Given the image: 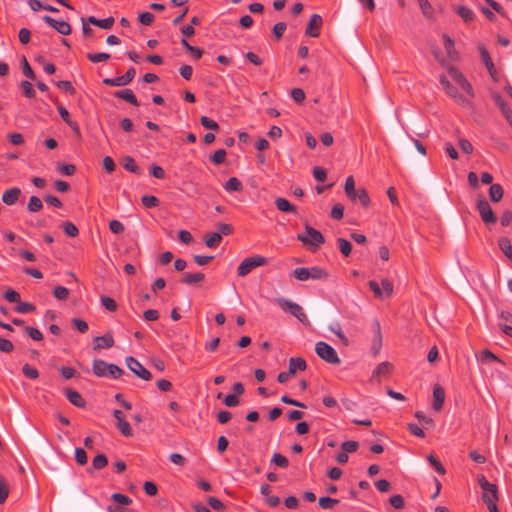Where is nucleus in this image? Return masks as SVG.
<instances>
[{
	"instance_id": "nucleus-1",
	"label": "nucleus",
	"mask_w": 512,
	"mask_h": 512,
	"mask_svg": "<svg viewBox=\"0 0 512 512\" xmlns=\"http://www.w3.org/2000/svg\"><path fill=\"white\" fill-rule=\"evenodd\" d=\"M482 489V499L490 512H499L497 507L498 490L495 484L490 483L483 475L478 477Z\"/></svg>"
},
{
	"instance_id": "nucleus-2",
	"label": "nucleus",
	"mask_w": 512,
	"mask_h": 512,
	"mask_svg": "<svg viewBox=\"0 0 512 512\" xmlns=\"http://www.w3.org/2000/svg\"><path fill=\"white\" fill-rule=\"evenodd\" d=\"M297 240L313 251L325 242L322 233L309 224H305V232L298 234Z\"/></svg>"
},
{
	"instance_id": "nucleus-3",
	"label": "nucleus",
	"mask_w": 512,
	"mask_h": 512,
	"mask_svg": "<svg viewBox=\"0 0 512 512\" xmlns=\"http://www.w3.org/2000/svg\"><path fill=\"white\" fill-rule=\"evenodd\" d=\"M292 275L299 281L326 280L329 276L328 272L319 266L298 267L293 270Z\"/></svg>"
},
{
	"instance_id": "nucleus-4",
	"label": "nucleus",
	"mask_w": 512,
	"mask_h": 512,
	"mask_svg": "<svg viewBox=\"0 0 512 512\" xmlns=\"http://www.w3.org/2000/svg\"><path fill=\"white\" fill-rule=\"evenodd\" d=\"M276 302L283 311L291 313L301 323L305 325L310 324L307 315L305 314V312L303 311L302 307L299 304L294 303L285 298H277Z\"/></svg>"
},
{
	"instance_id": "nucleus-5",
	"label": "nucleus",
	"mask_w": 512,
	"mask_h": 512,
	"mask_svg": "<svg viewBox=\"0 0 512 512\" xmlns=\"http://www.w3.org/2000/svg\"><path fill=\"white\" fill-rule=\"evenodd\" d=\"M439 81L444 90L446 91V93L450 97H452L459 105H461L462 107L471 106V100L473 98H469V96L466 93H458L457 89L450 83V81L446 78L445 75H440Z\"/></svg>"
},
{
	"instance_id": "nucleus-6",
	"label": "nucleus",
	"mask_w": 512,
	"mask_h": 512,
	"mask_svg": "<svg viewBox=\"0 0 512 512\" xmlns=\"http://www.w3.org/2000/svg\"><path fill=\"white\" fill-rule=\"evenodd\" d=\"M268 263V259L261 255H254L245 258L237 268V274L240 277L248 275L253 269L264 266Z\"/></svg>"
},
{
	"instance_id": "nucleus-7",
	"label": "nucleus",
	"mask_w": 512,
	"mask_h": 512,
	"mask_svg": "<svg viewBox=\"0 0 512 512\" xmlns=\"http://www.w3.org/2000/svg\"><path fill=\"white\" fill-rule=\"evenodd\" d=\"M316 354L330 364H340V358L335 349L326 342L319 341L315 345Z\"/></svg>"
},
{
	"instance_id": "nucleus-8",
	"label": "nucleus",
	"mask_w": 512,
	"mask_h": 512,
	"mask_svg": "<svg viewBox=\"0 0 512 512\" xmlns=\"http://www.w3.org/2000/svg\"><path fill=\"white\" fill-rule=\"evenodd\" d=\"M448 74L451 79L461 88V90L469 96V98H474V91L471 84L458 68L450 67L448 69Z\"/></svg>"
},
{
	"instance_id": "nucleus-9",
	"label": "nucleus",
	"mask_w": 512,
	"mask_h": 512,
	"mask_svg": "<svg viewBox=\"0 0 512 512\" xmlns=\"http://www.w3.org/2000/svg\"><path fill=\"white\" fill-rule=\"evenodd\" d=\"M476 208L480 214L481 220L485 224H494L497 221V218L488 203V201L484 198H481L477 201Z\"/></svg>"
},
{
	"instance_id": "nucleus-10",
	"label": "nucleus",
	"mask_w": 512,
	"mask_h": 512,
	"mask_svg": "<svg viewBox=\"0 0 512 512\" xmlns=\"http://www.w3.org/2000/svg\"><path fill=\"white\" fill-rule=\"evenodd\" d=\"M127 367L140 379L149 381L152 379V374L147 370L136 358L129 356L126 358Z\"/></svg>"
},
{
	"instance_id": "nucleus-11",
	"label": "nucleus",
	"mask_w": 512,
	"mask_h": 512,
	"mask_svg": "<svg viewBox=\"0 0 512 512\" xmlns=\"http://www.w3.org/2000/svg\"><path fill=\"white\" fill-rule=\"evenodd\" d=\"M371 328L373 332L372 340H371V354L376 357L382 348V332L379 321L374 320L371 323Z\"/></svg>"
},
{
	"instance_id": "nucleus-12",
	"label": "nucleus",
	"mask_w": 512,
	"mask_h": 512,
	"mask_svg": "<svg viewBox=\"0 0 512 512\" xmlns=\"http://www.w3.org/2000/svg\"><path fill=\"white\" fill-rule=\"evenodd\" d=\"M323 25V19L319 14H312L306 29L305 35L312 38H317L320 35L321 27Z\"/></svg>"
},
{
	"instance_id": "nucleus-13",
	"label": "nucleus",
	"mask_w": 512,
	"mask_h": 512,
	"mask_svg": "<svg viewBox=\"0 0 512 512\" xmlns=\"http://www.w3.org/2000/svg\"><path fill=\"white\" fill-rule=\"evenodd\" d=\"M45 23H47L50 27L54 28L61 35H69L71 34L72 28L71 25L66 21L56 20L48 15L43 17Z\"/></svg>"
},
{
	"instance_id": "nucleus-14",
	"label": "nucleus",
	"mask_w": 512,
	"mask_h": 512,
	"mask_svg": "<svg viewBox=\"0 0 512 512\" xmlns=\"http://www.w3.org/2000/svg\"><path fill=\"white\" fill-rule=\"evenodd\" d=\"M115 344L113 335L111 332H107L103 336H97L93 339V350L99 351L101 349L112 348Z\"/></svg>"
},
{
	"instance_id": "nucleus-15",
	"label": "nucleus",
	"mask_w": 512,
	"mask_h": 512,
	"mask_svg": "<svg viewBox=\"0 0 512 512\" xmlns=\"http://www.w3.org/2000/svg\"><path fill=\"white\" fill-rule=\"evenodd\" d=\"M21 195V190L18 187H12L4 191L2 194V202L8 206L14 205Z\"/></svg>"
},
{
	"instance_id": "nucleus-16",
	"label": "nucleus",
	"mask_w": 512,
	"mask_h": 512,
	"mask_svg": "<svg viewBox=\"0 0 512 512\" xmlns=\"http://www.w3.org/2000/svg\"><path fill=\"white\" fill-rule=\"evenodd\" d=\"M445 401V391L440 385H435L433 388V409L440 411Z\"/></svg>"
},
{
	"instance_id": "nucleus-17",
	"label": "nucleus",
	"mask_w": 512,
	"mask_h": 512,
	"mask_svg": "<svg viewBox=\"0 0 512 512\" xmlns=\"http://www.w3.org/2000/svg\"><path fill=\"white\" fill-rule=\"evenodd\" d=\"M64 393H65L68 401L71 404H73L79 408H82L85 406V400L83 399V397L81 396V394L78 391L73 390L71 388H66L64 390Z\"/></svg>"
},
{
	"instance_id": "nucleus-18",
	"label": "nucleus",
	"mask_w": 512,
	"mask_h": 512,
	"mask_svg": "<svg viewBox=\"0 0 512 512\" xmlns=\"http://www.w3.org/2000/svg\"><path fill=\"white\" fill-rule=\"evenodd\" d=\"M355 196L348 197L352 202L359 201L363 208H368L370 206V197L367 191L364 188H359L355 191Z\"/></svg>"
},
{
	"instance_id": "nucleus-19",
	"label": "nucleus",
	"mask_w": 512,
	"mask_h": 512,
	"mask_svg": "<svg viewBox=\"0 0 512 512\" xmlns=\"http://www.w3.org/2000/svg\"><path fill=\"white\" fill-rule=\"evenodd\" d=\"M392 369V364L384 361L379 363L372 372V379H380L389 375Z\"/></svg>"
},
{
	"instance_id": "nucleus-20",
	"label": "nucleus",
	"mask_w": 512,
	"mask_h": 512,
	"mask_svg": "<svg viewBox=\"0 0 512 512\" xmlns=\"http://www.w3.org/2000/svg\"><path fill=\"white\" fill-rule=\"evenodd\" d=\"M307 368V363L302 357H291L289 359V371L295 374L297 371H304Z\"/></svg>"
},
{
	"instance_id": "nucleus-21",
	"label": "nucleus",
	"mask_w": 512,
	"mask_h": 512,
	"mask_svg": "<svg viewBox=\"0 0 512 512\" xmlns=\"http://www.w3.org/2000/svg\"><path fill=\"white\" fill-rule=\"evenodd\" d=\"M456 14L463 19L464 22L469 23L475 19V13L472 9L459 5L454 8Z\"/></svg>"
},
{
	"instance_id": "nucleus-22",
	"label": "nucleus",
	"mask_w": 512,
	"mask_h": 512,
	"mask_svg": "<svg viewBox=\"0 0 512 512\" xmlns=\"http://www.w3.org/2000/svg\"><path fill=\"white\" fill-rule=\"evenodd\" d=\"M115 96L119 99L125 100L126 102L134 105L139 106L138 100L134 94V92L131 89H123L120 91L115 92Z\"/></svg>"
},
{
	"instance_id": "nucleus-23",
	"label": "nucleus",
	"mask_w": 512,
	"mask_h": 512,
	"mask_svg": "<svg viewBox=\"0 0 512 512\" xmlns=\"http://www.w3.org/2000/svg\"><path fill=\"white\" fill-rule=\"evenodd\" d=\"M88 22L101 28V29H105V30H108V29H111L115 20L113 17H108V18H105V19H97L96 17L94 16H89L88 18Z\"/></svg>"
},
{
	"instance_id": "nucleus-24",
	"label": "nucleus",
	"mask_w": 512,
	"mask_h": 512,
	"mask_svg": "<svg viewBox=\"0 0 512 512\" xmlns=\"http://www.w3.org/2000/svg\"><path fill=\"white\" fill-rule=\"evenodd\" d=\"M205 275L201 272L198 273H185L181 278V283L187 285H193L200 283L204 280Z\"/></svg>"
},
{
	"instance_id": "nucleus-25",
	"label": "nucleus",
	"mask_w": 512,
	"mask_h": 512,
	"mask_svg": "<svg viewBox=\"0 0 512 512\" xmlns=\"http://www.w3.org/2000/svg\"><path fill=\"white\" fill-rule=\"evenodd\" d=\"M479 361L482 364H490L493 362H497V363L504 365V362L499 357H497L492 351H490L488 349H485L480 353Z\"/></svg>"
},
{
	"instance_id": "nucleus-26",
	"label": "nucleus",
	"mask_w": 512,
	"mask_h": 512,
	"mask_svg": "<svg viewBox=\"0 0 512 512\" xmlns=\"http://www.w3.org/2000/svg\"><path fill=\"white\" fill-rule=\"evenodd\" d=\"M109 363L104 360L95 359L93 361L92 370L97 377H105L108 370Z\"/></svg>"
},
{
	"instance_id": "nucleus-27",
	"label": "nucleus",
	"mask_w": 512,
	"mask_h": 512,
	"mask_svg": "<svg viewBox=\"0 0 512 512\" xmlns=\"http://www.w3.org/2000/svg\"><path fill=\"white\" fill-rule=\"evenodd\" d=\"M275 205L276 208L281 212L296 213L297 211L296 207L285 198H277L275 200Z\"/></svg>"
},
{
	"instance_id": "nucleus-28",
	"label": "nucleus",
	"mask_w": 512,
	"mask_h": 512,
	"mask_svg": "<svg viewBox=\"0 0 512 512\" xmlns=\"http://www.w3.org/2000/svg\"><path fill=\"white\" fill-rule=\"evenodd\" d=\"M498 246L500 250L504 253V255L512 261V244L510 240L506 237H501L498 240Z\"/></svg>"
},
{
	"instance_id": "nucleus-29",
	"label": "nucleus",
	"mask_w": 512,
	"mask_h": 512,
	"mask_svg": "<svg viewBox=\"0 0 512 512\" xmlns=\"http://www.w3.org/2000/svg\"><path fill=\"white\" fill-rule=\"evenodd\" d=\"M503 188L500 184H491L489 188V196L492 202H499L503 197Z\"/></svg>"
},
{
	"instance_id": "nucleus-30",
	"label": "nucleus",
	"mask_w": 512,
	"mask_h": 512,
	"mask_svg": "<svg viewBox=\"0 0 512 512\" xmlns=\"http://www.w3.org/2000/svg\"><path fill=\"white\" fill-rule=\"evenodd\" d=\"M242 183L241 181L236 177H231L228 179V181L224 184V189L228 192H238L242 190Z\"/></svg>"
},
{
	"instance_id": "nucleus-31",
	"label": "nucleus",
	"mask_w": 512,
	"mask_h": 512,
	"mask_svg": "<svg viewBox=\"0 0 512 512\" xmlns=\"http://www.w3.org/2000/svg\"><path fill=\"white\" fill-rule=\"evenodd\" d=\"M417 1L420 6L422 14L427 19H432L434 16V9H433L431 3L429 2V0H417Z\"/></svg>"
},
{
	"instance_id": "nucleus-32",
	"label": "nucleus",
	"mask_w": 512,
	"mask_h": 512,
	"mask_svg": "<svg viewBox=\"0 0 512 512\" xmlns=\"http://www.w3.org/2000/svg\"><path fill=\"white\" fill-rule=\"evenodd\" d=\"M123 167L131 172V173H134V174H137L139 175L141 173L138 165L136 164L135 160L130 157V156H126L123 158Z\"/></svg>"
},
{
	"instance_id": "nucleus-33",
	"label": "nucleus",
	"mask_w": 512,
	"mask_h": 512,
	"mask_svg": "<svg viewBox=\"0 0 512 512\" xmlns=\"http://www.w3.org/2000/svg\"><path fill=\"white\" fill-rule=\"evenodd\" d=\"M205 244L209 248H215L222 240L221 233L213 232L205 236Z\"/></svg>"
},
{
	"instance_id": "nucleus-34",
	"label": "nucleus",
	"mask_w": 512,
	"mask_h": 512,
	"mask_svg": "<svg viewBox=\"0 0 512 512\" xmlns=\"http://www.w3.org/2000/svg\"><path fill=\"white\" fill-rule=\"evenodd\" d=\"M181 45L192 54L194 59H200L202 57L203 50L201 48L190 45L186 39L183 38L181 40Z\"/></svg>"
},
{
	"instance_id": "nucleus-35",
	"label": "nucleus",
	"mask_w": 512,
	"mask_h": 512,
	"mask_svg": "<svg viewBox=\"0 0 512 512\" xmlns=\"http://www.w3.org/2000/svg\"><path fill=\"white\" fill-rule=\"evenodd\" d=\"M43 208V203L41 199L37 196H31L27 205V209L29 212L35 213L40 211Z\"/></svg>"
},
{
	"instance_id": "nucleus-36",
	"label": "nucleus",
	"mask_w": 512,
	"mask_h": 512,
	"mask_svg": "<svg viewBox=\"0 0 512 512\" xmlns=\"http://www.w3.org/2000/svg\"><path fill=\"white\" fill-rule=\"evenodd\" d=\"M103 83L111 87H121L126 86L128 84L126 78H124V75L115 78H105L103 80Z\"/></svg>"
},
{
	"instance_id": "nucleus-37",
	"label": "nucleus",
	"mask_w": 512,
	"mask_h": 512,
	"mask_svg": "<svg viewBox=\"0 0 512 512\" xmlns=\"http://www.w3.org/2000/svg\"><path fill=\"white\" fill-rule=\"evenodd\" d=\"M124 371L117 366L116 364L109 363L108 370L105 377L111 378V379H118L122 376Z\"/></svg>"
},
{
	"instance_id": "nucleus-38",
	"label": "nucleus",
	"mask_w": 512,
	"mask_h": 512,
	"mask_svg": "<svg viewBox=\"0 0 512 512\" xmlns=\"http://www.w3.org/2000/svg\"><path fill=\"white\" fill-rule=\"evenodd\" d=\"M337 242H338V246H339L340 252L345 257H348L351 254V251H352V244L348 240H346L344 238H338Z\"/></svg>"
},
{
	"instance_id": "nucleus-39",
	"label": "nucleus",
	"mask_w": 512,
	"mask_h": 512,
	"mask_svg": "<svg viewBox=\"0 0 512 512\" xmlns=\"http://www.w3.org/2000/svg\"><path fill=\"white\" fill-rule=\"evenodd\" d=\"M21 64H22V72L23 74L31 79V80H35L36 78V75L33 71V69L31 68L27 58L25 56L22 57V60H21Z\"/></svg>"
},
{
	"instance_id": "nucleus-40",
	"label": "nucleus",
	"mask_w": 512,
	"mask_h": 512,
	"mask_svg": "<svg viewBox=\"0 0 512 512\" xmlns=\"http://www.w3.org/2000/svg\"><path fill=\"white\" fill-rule=\"evenodd\" d=\"M116 427L120 431V433L125 437L132 436V428L130 424L124 419L116 422Z\"/></svg>"
},
{
	"instance_id": "nucleus-41",
	"label": "nucleus",
	"mask_w": 512,
	"mask_h": 512,
	"mask_svg": "<svg viewBox=\"0 0 512 512\" xmlns=\"http://www.w3.org/2000/svg\"><path fill=\"white\" fill-rule=\"evenodd\" d=\"M338 503V499H334L331 497H320L318 501V504L322 509H332Z\"/></svg>"
},
{
	"instance_id": "nucleus-42",
	"label": "nucleus",
	"mask_w": 512,
	"mask_h": 512,
	"mask_svg": "<svg viewBox=\"0 0 512 512\" xmlns=\"http://www.w3.org/2000/svg\"><path fill=\"white\" fill-rule=\"evenodd\" d=\"M108 464V459L106 457V455L104 454H98L94 457L93 461H92V467L94 469H103L104 467H106Z\"/></svg>"
},
{
	"instance_id": "nucleus-43",
	"label": "nucleus",
	"mask_w": 512,
	"mask_h": 512,
	"mask_svg": "<svg viewBox=\"0 0 512 512\" xmlns=\"http://www.w3.org/2000/svg\"><path fill=\"white\" fill-rule=\"evenodd\" d=\"M271 462L281 468H287L289 465V461H288L287 457H285L284 455H282L280 453H274L271 458Z\"/></svg>"
},
{
	"instance_id": "nucleus-44",
	"label": "nucleus",
	"mask_w": 512,
	"mask_h": 512,
	"mask_svg": "<svg viewBox=\"0 0 512 512\" xmlns=\"http://www.w3.org/2000/svg\"><path fill=\"white\" fill-rule=\"evenodd\" d=\"M110 54L106 52L88 53L87 58L93 63H99L110 59Z\"/></svg>"
},
{
	"instance_id": "nucleus-45",
	"label": "nucleus",
	"mask_w": 512,
	"mask_h": 512,
	"mask_svg": "<svg viewBox=\"0 0 512 512\" xmlns=\"http://www.w3.org/2000/svg\"><path fill=\"white\" fill-rule=\"evenodd\" d=\"M9 483L3 478L0 477V503L3 504L8 495H9Z\"/></svg>"
},
{
	"instance_id": "nucleus-46",
	"label": "nucleus",
	"mask_w": 512,
	"mask_h": 512,
	"mask_svg": "<svg viewBox=\"0 0 512 512\" xmlns=\"http://www.w3.org/2000/svg\"><path fill=\"white\" fill-rule=\"evenodd\" d=\"M428 462L430 465L441 475H444L446 473L445 467L442 465V463L434 457L432 454L427 457Z\"/></svg>"
},
{
	"instance_id": "nucleus-47",
	"label": "nucleus",
	"mask_w": 512,
	"mask_h": 512,
	"mask_svg": "<svg viewBox=\"0 0 512 512\" xmlns=\"http://www.w3.org/2000/svg\"><path fill=\"white\" fill-rule=\"evenodd\" d=\"M111 499L117 504L128 506L132 503V499L127 495L121 493H114L111 495Z\"/></svg>"
},
{
	"instance_id": "nucleus-48",
	"label": "nucleus",
	"mask_w": 512,
	"mask_h": 512,
	"mask_svg": "<svg viewBox=\"0 0 512 512\" xmlns=\"http://www.w3.org/2000/svg\"><path fill=\"white\" fill-rule=\"evenodd\" d=\"M345 193L347 197L355 196V191L357 190L355 188V181L353 176H348L345 180V186H344Z\"/></svg>"
},
{
	"instance_id": "nucleus-49",
	"label": "nucleus",
	"mask_w": 512,
	"mask_h": 512,
	"mask_svg": "<svg viewBox=\"0 0 512 512\" xmlns=\"http://www.w3.org/2000/svg\"><path fill=\"white\" fill-rule=\"evenodd\" d=\"M20 87L22 89V92L24 94L25 97L27 98H34L35 97V90L32 86V84L29 82V81H22L20 83Z\"/></svg>"
},
{
	"instance_id": "nucleus-50",
	"label": "nucleus",
	"mask_w": 512,
	"mask_h": 512,
	"mask_svg": "<svg viewBox=\"0 0 512 512\" xmlns=\"http://www.w3.org/2000/svg\"><path fill=\"white\" fill-rule=\"evenodd\" d=\"M63 231L69 237H76L79 233L78 228L70 221H66L62 224Z\"/></svg>"
},
{
	"instance_id": "nucleus-51",
	"label": "nucleus",
	"mask_w": 512,
	"mask_h": 512,
	"mask_svg": "<svg viewBox=\"0 0 512 512\" xmlns=\"http://www.w3.org/2000/svg\"><path fill=\"white\" fill-rule=\"evenodd\" d=\"M35 309V305L29 302H19L18 305L15 307V310L21 314L33 312L35 311Z\"/></svg>"
},
{
	"instance_id": "nucleus-52",
	"label": "nucleus",
	"mask_w": 512,
	"mask_h": 512,
	"mask_svg": "<svg viewBox=\"0 0 512 512\" xmlns=\"http://www.w3.org/2000/svg\"><path fill=\"white\" fill-rule=\"evenodd\" d=\"M22 373L25 375V377H27L29 379H33V380L37 379L39 377L38 370L29 364L23 365Z\"/></svg>"
},
{
	"instance_id": "nucleus-53",
	"label": "nucleus",
	"mask_w": 512,
	"mask_h": 512,
	"mask_svg": "<svg viewBox=\"0 0 512 512\" xmlns=\"http://www.w3.org/2000/svg\"><path fill=\"white\" fill-rule=\"evenodd\" d=\"M286 28L287 25L285 22H278L273 26L272 32L277 41H279L282 38Z\"/></svg>"
},
{
	"instance_id": "nucleus-54",
	"label": "nucleus",
	"mask_w": 512,
	"mask_h": 512,
	"mask_svg": "<svg viewBox=\"0 0 512 512\" xmlns=\"http://www.w3.org/2000/svg\"><path fill=\"white\" fill-rule=\"evenodd\" d=\"M56 85L58 88H60L69 95H74L76 92L75 88L73 87L70 81L60 80L56 82Z\"/></svg>"
},
{
	"instance_id": "nucleus-55",
	"label": "nucleus",
	"mask_w": 512,
	"mask_h": 512,
	"mask_svg": "<svg viewBox=\"0 0 512 512\" xmlns=\"http://www.w3.org/2000/svg\"><path fill=\"white\" fill-rule=\"evenodd\" d=\"M71 322L74 328L80 333H86L89 329L87 322L83 319L73 318Z\"/></svg>"
},
{
	"instance_id": "nucleus-56",
	"label": "nucleus",
	"mask_w": 512,
	"mask_h": 512,
	"mask_svg": "<svg viewBox=\"0 0 512 512\" xmlns=\"http://www.w3.org/2000/svg\"><path fill=\"white\" fill-rule=\"evenodd\" d=\"M25 333L35 341H41L43 339V334L37 328L27 326L25 327Z\"/></svg>"
},
{
	"instance_id": "nucleus-57",
	"label": "nucleus",
	"mask_w": 512,
	"mask_h": 512,
	"mask_svg": "<svg viewBox=\"0 0 512 512\" xmlns=\"http://www.w3.org/2000/svg\"><path fill=\"white\" fill-rule=\"evenodd\" d=\"M141 201H142V204L146 208H153V207L158 206V204H159L158 198L155 197V196H152V195H145V196H143L141 198Z\"/></svg>"
},
{
	"instance_id": "nucleus-58",
	"label": "nucleus",
	"mask_w": 512,
	"mask_h": 512,
	"mask_svg": "<svg viewBox=\"0 0 512 512\" xmlns=\"http://www.w3.org/2000/svg\"><path fill=\"white\" fill-rule=\"evenodd\" d=\"M100 301H101L102 306L111 312H113L117 309V304H116L115 300L112 299L111 297L102 296Z\"/></svg>"
},
{
	"instance_id": "nucleus-59",
	"label": "nucleus",
	"mask_w": 512,
	"mask_h": 512,
	"mask_svg": "<svg viewBox=\"0 0 512 512\" xmlns=\"http://www.w3.org/2000/svg\"><path fill=\"white\" fill-rule=\"evenodd\" d=\"M226 155L227 153L224 149H218L214 152L210 159L213 163L219 165L225 161Z\"/></svg>"
},
{
	"instance_id": "nucleus-60",
	"label": "nucleus",
	"mask_w": 512,
	"mask_h": 512,
	"mask_svg": "<svg viewBox=\"0 0 512 512\" xmlns=\"http://www.w3.org/2000/svg\"><path fill=\"white\" fill-rule=\"evenodd\" d=\"M53 295L58 300H65L69 296V290L64 286H57L54 288Z\"/></svg>"
},
{
	"instance_id": "nucleus-61",
	"label": "nucleus",
	"mask_w": 512,
	"mask_h": 512,
	"mask_svg": "<svg viewBox=\"0 0 512 512\" xmlns=\"http://www.w3.org/2000/svg\"><path fill=\"white\" fill-rule=\"evenodd\" d=\"M75 459L79 465L87 464L88 458H87L86 451L83 448H76L75 449Z\"/></svg>"
},
{
	"instance_id": "nucleus-62",
	"label": "nucleus",
	"mask_w": 512,
	"mask_h": 512,
	"mask_svg": "<svg viewBox=\"0 0 512 512\" xmlns=\"http://www.w3.org/2000/svg\"><path fill=\"white\" fill-rule=\"evenodd\" d=\"M4 298L10 303H19L20 302V294L13 289H8L4 293Z\"/></svg>"
},
{
	"instance_id": "nucleus-63",
	"label": "nucleus",
	"mask_w": 512,
	"mask_h": 512,
	"mask_svg": "<svg viewBox=\"0 0 512 512\" xmlns=\"http://www.w3.org/2000/svg\"><path fill=\"white\" fill-rule=\"evenodd\" d=\"M291 97L296 103L301 104L305 100V92L301 88H293Z\"/></svg>"
},
{
	"instance_id": "nucleus-64",
	"label": "nucleus",
	"mask_w": 512,
	"mask_h": 512,
	"mask_svg": "<svg viewBox=\"0 0 512 512\" xmlns=\"http://www.w3.org/2000/svg\"><path fill=\"white\" fill-rule=\"evenodd\" d=\"M344 215V207L341 204H335L331 209V217L335 220H341Z\"/></svg>"
}]
</instances>
